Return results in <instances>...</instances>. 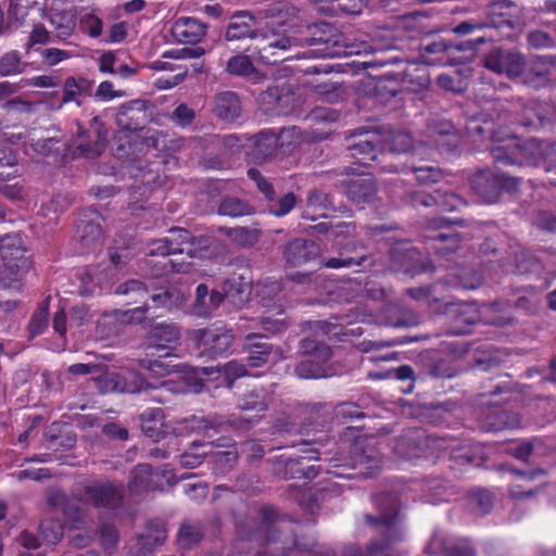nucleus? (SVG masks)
<instances>
[{"label": "nucleus", "mask_w": 556, "mask_h": 556, "mask_svg": "<svg viewBox=\"0 0 556 556\" xmlns=\"http://www.w3.org/2000/svg\"><path fill=\"white\" fill-rule=\"evenodd\" d=\"M213 368L201 367L185 372L177 379L170 378L160 383L144 381L135 371H125L124 374L106 371L96 379L98 389L103 392H127L139 393L150 389L165 388L170 392H191L199 393L203 388V377L213 374Z\"/></svg>", "instance_id": "nucleus-1"}, {"label": "nucleus", "mask_w": 556, "mask_h": 556, "mask_svg": "<svg viewBox=\"0 0 556 556\" xmlns=\"http://www.w3.org/2000/svg\"><path fill=\"white\" fill-rule=\"evenodd\" d=\"M255 20L248 12H238L232 15L226 31L227 40H239L252 37L256 40L255 48L260 59L265 63H276L280 52L288 51L301 42L275 30H253Z\"/></svg>", "instance_id": "nucleus-2"}, {"label": "nucleus", "mask_w": 556, "mask_h": 556, "mask_svg": "<svg viewBox=\"0 0 556 556\" xmlns=\"http://www.w3.org/2000/svg\"><path fill=\"white\" fill-rule=\"evenodd\" d=\"M311 37L306 39L308 46H319L311 51L309 56L338 58L342 55L370 53L372 48L367 42L351 43L334 27L327 23L315 24L309 27Z\"/></svg>", "instance_id": "nucleus-3"}, {"label": "nucleus", "mask_w": 556, "mask_h": 556, "mask_svg": "<svg viewBox=\"0 0 556 556\" xmlns=\"http://www.w3.org/2000/svg\"><path fill=\"white\" fill-rule=\"evenodd\" d=\"M536 150L542 151L543 163L547 173L556 174V142L546 144L544 148L535 139L528 140L523 147H520L518 139L511 137L508 139V143L505 146L494 147L491 151L493 159L496 162H503L505 164H513L517 161L518 156L535 160ZM551 184L556 186V179L552 180Z\"/></svg>", "instance_id": "nucleus-4"}, {"label": "nucleus", "mask_w": 556, "mask_h": 556, "mask_svg": "<svg viewBox=\"0 0 556 556\" xmlns=\"http://www.w3.org/2000/svg\"><path fill=\"white\" fill-rule=\"evenodd\" d=\"M0 253L3 260V265L0 267V283L3 287H11L29 267L22 238L17 235L2 238Z\"/></svg>", "instance_id": "nucleus-5"}, {"label": "nucleus", "mask_w": 556, "mask_h": 556, "mask_svg": "<svg viewBox=\"0 0 556 556\" xmlns=\"http://www.w3.org/2000/svg\"><path fill=\"white\" fill-rule=\"evenodd\" d=\"M192 336L202 349V353L211 357L227 354L233 341L231 331L217 325L207 329L193 330Z\"/></svg>", "instance_id": "nucleus-6"}, {"label": "nucleus", "mask_w": 556, "mask_h": 556, "mask_svg": "<svg viewBox=\"0 0 556 556\" xmlns=\"http://www.w3.org/2000/svg\"><path fill=\"white\" fill-rule=\"evenodd\" d=\"M484 64L489 70L506 74L510 78L522 75L526 67L523 58L519 53L502 50L491 51L485 56Z\"/></svg>", "instance_id": "nucleus-7"}, {"label": "nucleus", "mask_w": 556, "mask_h": 556, "mask_svg": "<svg viewBox=\"0 0 556 556\" xmlns=\"http://www.w3.org/2000/svg\"><path fill=\"white\" fill-rule=\"evenodd\" d=\"M368 525L378 526L381 528L386 535L388 544L378 545L377 543L370 544L368 547L367 556H399L391 549V544L400 541L401 529L396 520V516L383 515L381 519H376L371 516H366Z\"/></svg>", "instance_id": "nucleus-8"}, {"label": "nucleus", "mask_w": 556, "mask_h": 556, "mask_svg": "<svg viewBox=\"0 0 556 556\" xmlns=\"http://www.w3.org/2000/svg\"><path fill=\"white\" fill-rule=\"evenodd\" d=\"M48 12L46 17L54 29L58 39L65 40L71 37L76 28V17L71 10L61 9L65 0H45Z\"/></svg>", "instance_id": "nucleus-9"}, {"label": "nucleus", "mask_w": 556, "mask_h": 556, "mask_svg": "<svg viewBox=\"0 0 556 556\" xmlns=\"http://www.w3.org/2000/svg\"><path fill=\"white\" fill-rule=\"evenodd\" d=\"M510 179L504 175H495L489 169L479 170L471 177V185L476 192L486 202H493L502 187H506Z\"/></svg>", "instance_id": "nucleus-10"}, {"label": "nucleus", "mask_w": 556, "mask_h": 556, "mask_svg": "<svg viewBox=\"0 0 556 556\" xmlns=\"http://www.w3.org/2000/svg\"><path fill=\"white\" fill-rule=\"evenodd\" d=\"M353 453L354 456L351 466L359 469L361 473L372 476L381 468L382 458L374 442H368L366 446H364L362 442H356L353 447Z\"/></svg>", "instance_id": "nucleus-11"}, {"label": "nucleus", "mask_w": 556, "mask_h": 556, "mask_svg": "<svg viewBox=\"0 0 556 556\" xmlns=\"http://www.w3.org/2000/svg\"><path fill=\"white\" fill-rule=\"evenodd\" d=\"M85 496L96 507L114 508L122 498V488L110 483H92L85 486Z\"/></svg>", "instance_id": "nucleus-12"}, {"label": "nucleus", "mask_w": 556, "mask_h": 556, "mask_svg": "<svg viewBox=\"0 0 556 556\" xmlns=\"http://www.w3.org/2000/svg\"><path fill=\"white\" fill-rule=\"evenodd\" d=\"M166 238L169 239L173 247H189L190 249H194L197 254L191 257H205L206 250L214 243V240L211 237H193L188 230L181 228L170 229L169 237Z\"/></svg>", "instance_id": "nucleus-13"}, {"label": "nucleus", "mask_w": 556, "mask_h": 556, "mask_svg": "<svg viewBox=\"0 0 556 556\" xmlns=\"http://www.w3.org/2000/svg\"><path fill=\"white\" fill-rule=\"evenodd\" d=\"M318 247L308 240L295 239L285 248V258L292 267L302 266L318 255Z\"/></svg>", "instance_id": "nucleus-14"}, {"label": "nucleus", "mask_w": 556, "mask_h": 556, "mask_svg": "<svg viewBox=\"0 0 556 556\" xmlns=\"http://www.w3.org/2000/svg\"><path fill=\"white\" fill-rule=\"evenodd\" d=\"M206 33V26L193 17H180L172 26L175 39L182 43H197Z\"/></svg>", "instance_id": "nucleus-15"}, {"label": "nucleus", "mask_w": 556, "mask_h": 556, "mask_svg": "<svg viewBox=\"0 0 556 556\" xmlns=\"http://www.w3.org/2000/svg\"><path fill=\"white\" fill-rule=\"evenodd\" d=\"M518 13L517 5L507 0L496 1L490 9V15L497 27L503 25H508L511 28L522 27L526 21Z\"/></svg>", "instance_id": "nucleus-16"}, {"label": "nucleus", "mask_w": 556, "mask_h": 556, "mask_svg": "<svg viewBox=\"0 0 556 556\" xmlns=\"http://www.w3.org/2000/svg\"><path fill=\"white\" fill-rule=\"evenodd\" d=\"M345 192L357 204L370 202L376 194L375 181L370 176L352 178L345 185Z\"/></svg>", "instance_id": "nucleus-17"}, {"label": "nucleus", "mask_w": 556, "mask_h": 556, "mask_svg": "<svg viewBox=\"0 0 556 556\" xmlns=\"http://www.w3.org/2000/svg\"><path fill=\"white\" fill-rule=\"evenodd\" d=\"M245 350L248 352V366L252 368L263 366L269 357L271 346L267 342L263 341L261 337L251 333L247 336Z\"/></svg>", "instance_id": "nucleus-18"}, {"label": "nucleus", "mask_w": 556, "mask_h": 556, "mask_svg": "<svg viewBox=\"0 0 556 556\" xmlns=\"http://www.w3.org/2000/svg\"><path fill=\"white\" fill-rule=\"evenodd\" d=\"M214 113L224 121L233 122L241 113L238 97L229 91L217 94L214 102Z\"/></svg>", "instance_id": "nucleus-19"}, {"label": "nucleus", "mask_w": 556, "mask_h": 556, "mask_svg": "<svg viewBox=\"0 0 556 556\" xmlns=\"http://www.w3.org/2000/svg\"><path fill=\"white\" fill-rule=\"evenodd\" d=\"M224 296L217 291L208 292L205 285H199L195 292V302L193 306L194 314L198 316H207L216 309L223 302Z\"/></svg>", "instance_id": "nucleus-20"}, {"label": "nucleus", "mask_w": 556, "mask_h": 556, "mask_svg": "<svg viewBox=\"0 0 556 556\" xmlns=\"http://www.w3.org/2000/svg\"><path fill=\"white\" fill-rule=\"evenodd\" d=\"M549 64L544 59H534L528 67H525L522 80L533 88L543 87L549 81Z\"/></svg>", "instance_id": "nucleus-21"}, {"label": "nucleus", "mask_w": 556, "mask_h": 556, "mask_svg": "<svg viewBox=\"0 0 556 556\" xmlns=\"http://www.w3.org/2000/svg\"><path fill=\"white\" fill-rule=\"evenodd\" d=\"M224 295L235 304H241L248 300L251 292L250 281L240 275H232L224 282Z\"/></svg>", "instance_id": "nucleus-22"}, {"label": "nucleus", "mask_w": 556, "mask_h": 556, "mask_svg": "<svg viewBox=\"0 0 556 556\" xmlns=\"http://www.w3.org/2000/svg\"><path fill=\"white\" fill-rule=\"evenodd\" d=\"M179 340V330L174 325L159 324L150 332V343L157 349H172Z\"/></svg>", "instance_id": "nucleus-23"}, {"label": "nucleus", "mask_w": 556, "mask_h": 556, "mask_svg": "<svg viewBox=\"0 0 556 556\" xmlns=\"http://www.w3.org/2000/svg\"><path fill=\"white\" fill-rule=\"evenodd\" d=\"M141 428L147 437L159 441L165 434L164 418L161 409H151L142 415Z\"/></svg>", "instance_id": "nucleus-24"}, {"label": "nucleus", "mask_w": 556, "mask_h": 556, "mask_svg": "<svg viewBox=\"0 0 556 556\" xmlns=\"http://www.w3.org/2000/svg\"><path fill=\"white\" fill-rule=\"evenodd\" d=\"M166 536V531L163 527L149 530L147 534H141L137 538L138 547L135 554L152 553L156 546L165 542Z\"/></svg>", "instance_id": "nucleus-25"}, {"label": "nucleus", "mask_w": 556, "mask_h": 556, "mask_svg": "<svg viewBox=\"0 0 556 556\" xmlns=\"http://www.w3.org/2000/svg\"><path fill=\"white\" fill-rule=\"evenodd\" d=\"M269 396L263 389L252 390L241 399L239 407L245 412L261 413L267 408Z\"/></svg>", "instance_id": "nucleus-26"}, {"label": "nucleus", "mask_w": 556, "mask_h": 556, "mask_svg": "<svg viewBox=\"0 0 556 556\" xmlns=\"http://www.w3.org/2000/svg\"><path fill=\"white\" fill-rule=\"evenodd\" d=\"M154 473L148 464L138 465L131 473L129 488L132 492L139 493L142 490L151 488Z\"/></svg>", "instance_id": "nucleus-27"}, {"label": "nucleus", "mask_w": 556, "mask_h": 556, "mask_svg": "<svg viewBox=\"0 0 556 556\" xmlns=\"http://www.w3.org/2000/svg\"><path fill=\"white\" fill-rule=\"evenodd\" d=\"M279 139L273 131H262L255 138V153L262 157H268L279 148Z\"/></svg>", "instance_id": "nucleus-28"}, {"label": "nucleus", "mask_w": 556, "mask_h": 556, "mask_svg": "<svg viewBox=\"0 0 556 556\" xmlns=\"http://www.w3.org/2000/svg\"><path fill=\"white\" fill-rule=\"evenodd\" d=\"M252 213L253 210L249 204L236 198L224 199L218 207V214L230 217L245 216Z\"/></svg>", "instance_id": "nucleus-29"}, {"label": "nucleus", "mask_w": 556, "mask_h": 556, "mask_svg": "<svg viewBox=\"0 0 556 556\" xmlns=\"http://www.w3.org/2000/svg\"><path fill=\"white\" fill-rule=\"evenodd\" d=\"M295 372L303 379H318L327 376L325 368L311 355L296 365Z\"/></svg>", "instance_id": "nucleus-30"}, {"label": "nucleus", "mask_w": 556, "mask_h": 556, "mask_svg": "<svg viewBox=\"0 0 556 556\" xmlns=\"http://www.w3.org/2000/svg\"><path fill=\"white\" fill-rule=\"evenodd\" d=\"M328 197L319 191H313L307 198V212L306 216L315 219L320 216L327 215Z\"/></svg>", "instance_id": "nucleus-31"}, {"label": "nucleus", "mask_w": 556, "mask_h": 556, "mask_svg": "<svg viewBox=\"0 0 556 556\" xmlns=\"http://www.w3.org/2000/svg\"><path fill=\"white\" fill-rule=\"evenodd\" d=\"M150 253L153 255H162V256L169 255V254H176V253H180V254L186 253L187 255L192 256V255L197 254V251L194 249H190L189 247L188 248L173 247L169 242V239L164 238V239H159V240H155L152 242Z\"/></svg>", "instance_id": "nucleus-32"}, {"label": "nucleus", "mask_w": 556, "mask_h": 556, "mask_svg": "<svg viewBox=\"0 0 556 556\" xmlns=\"http://www.w3.org/2000/svg\"><path fill=\"white\" fill-rule=\"evenodd\" d=\"M431 247L440 254L456 251L459 245V238L456 233H440L430 239Z\"/></svg>", "instance_id": "nucleus-33"}, {"label": "nucleus", "mask_w": 556, "mask_h": 556, "mask_svg": "<svg viewBox=\"0 0 556 556\" xmlns=\"http://www.w3.org/2000/svg\"><path fill=\"white\" fill-rule=\"evenodd\" d=\"M277 139H279V149L283 150V152H287L289 151V147H295L300 144L304 140V137L301 130L298 127L293 126L283 128L277 135Z\"/></svg>", "instance_id": "nucleus-34"}, {"label": "nucleus", "mask_w": 556, "mask_h": 556, "mask_svg": "<svg viewBox=\"0 0 556 556\" xmlns=\"http://www.w3.org/2000/svg\"><path fill=\"white\" fill-rule=\"evenodd\" d=\"M40 535L49 544H55L63 535V527L58 520H45L40 525Z\"/></svg>", "instance_id": "nucleus-35"}, {"label": "nucleus", "mask_w": 556, "mask_h": 556, "mask_svg": "<svg viewBox=\"0 0 556 556\" xmlns=\"http://www.w3.org/2000/svg\"><path fill=\"white\" fill-rule=\"evenodd\" d=\"M201 531L198 527L182 525L178 532V543L182 548L191 547L201 540Z\"/></svg>", "instance_id": "nucleus-36"}, {"label": "nucleus", "mask_w": 556, "mask_h": 556, "mask_svg": "<svg viewBox=\"0 0 556 556\" xmlns=\"http://www.w3.org/2000/svg\"><path fill=\"white\" fill-rule=\"evenodd\" d=\"M227 71L232 75L247 76L253 72V65L249 56L236 55L228 61Z\"/></svg>", "instance_id": "nucleus-37"}, {"label": "nucleus", "mask_w": 556, "mask_h": 556, "mask_svg": "<svg viewBox=\"0 0 556 556\" xmlns=\"http://www.w3.org/2000/svg\"><path fill=\"white\" fill-rule=\"evenodd\" d=\"M0 72L4 76L14 75L21 72V58L17 52L11 51L1 58Z\"/></svg>", "instance_id": "nucleus-38"}, {"label": "nucleus", "mask_w": 556, "mask_h": 556, "mask_svg": "<svg viewBox=\"0 0 556 556\" xmlns=\"http://www.w3.org/2000/svg\"><path fill=\"white\" fill-rule=\"evenodd\" d=\"M279 88V86L269 87L260 94V102L265 111H275L280 102L283 101V96L280 93Z\"/></svg>", "instance_id": "nucleus-39"}, {"label": "nucleus", "mask_w": 556, "mask_h": 556, "mask_svg": "<svg viewBox=\"0 0 556 556\" xmlns=\"http://www.w3.org/2000/svg\"><path fill=\"white\" fill-rule=\"evenodd\" d=\"M41 56L46 64L54 66L65 60L77 56V54L59 48H49L42 50Z\"/></svg>", "instance_id": "nucleus-40"}, {"label": "nucleus", "mask_w": 556, "mask_h": 556, "mask_svg": "<svg viewBox=\"0 0 556 556\" xmlns=\"http://www.w3.org/2000/svg\"><path fill=\"white\" fill-rule=\"evenodd\" d=\"M546 108L543 105H528L525 109V113L527 115V121L525 125L532 128H538L543 125V121L545 118Z\"/></svg>", "instance_id": "nucleus-41"}, {"label": "nucleus", "mask_w": 556, "mask_h": 556, "mask_svg": "<svg viewBox=\"0 0 556 556\" xmlns=\"http://www.w3.org/2000/svg\"><path fill=\"white\" fill-rule=\"evenodd\" d=\"M151 299L155 306L172 307L181 304L185 301V294L178 292L177 295L175 296V291H166L164 293L154 294L152 295Z\"/></svg>", "instance_id": "nucleus-42"}, {"label": "nucleus", "mask_w": 556, "mask_h": 556, "mask_svg": "<svg viewBox=\"0 0 556 556\" xmlns=\"http://www.w3.org/2000/svg\"><path fill=\"white\" fill-rule=\"evenodd\" d=\"M528 42L534 49H548L555 46L554 39L543 30H534L528 35Z\"/></svg>", "instance_id": "nucleus-43"}, {"label": "nucleus", "mask_w": 556, "mask_h": 556, "mask_svg": "<svg viewBox=\"0 0 556 556\" xmlns=\"http://www.w3.org/2000/svg\"><path fill=\"white\" fill-rule=\"evenodd\" d=\"M117 293L119 294H130L134 293L135 302L144 300L147 298V290L142 286V283L138 280H130L126 283L119 286L117 288Z\"/></svg>", "instance_id": "nucleus-44"}, {"label": "nucleus", "mask_w": 556, "mask_h": 556, "mask_svg": "<svg viewBox=\"0 0 556 556\" xmlns=\"http://www.w3.org/2000/svg\"><path fill=\"white\" fill-rule=\"evenodd\" d=\"M353 156H359L362 161L377 159L376 148L370 140L359 141L353 147Z\"/></svg>", "instance_id": "nucleus-45"}, {"label": "nucleus", "mask_w": 556, "mask_h": 556, "mask_svg": "<svg viewBox=\"0 0 556 556\" xmlns=\"http://www.w3.org/2000/svg\"><path fill=\"white\" fill-rule=\"evenodd\" d=\"M414 172L416 174V178L422 184H431L435 182L441 177V172L434 166H419L415 167Z\"/></svg>", "instance_id": "nucleus-46"}, {"label": "nucleus", "mask_w": 556, "mask_h": 556, "mask_svg": "<svg viewBox=\"0 0 556 556\" xmlns=\"http://www.w3.org/2000/svg\"><path fill=\"white\" fill-rule=\"evenodd\" d=\"M247 374H248V371H247L245 366L243 364L239 363L238 361L228 362L224 366V375H225V378L227 379V381L229 382V384H228L229 387L236 379L243 377Z\"/></svg>", "instance_id": "nucleus-47"}, {"label": "nucleus", "mask_w": 556, "mask_h": 556, "mask_svg": "<svg viewBox=\"0 0 556 556\" xmlns=\"http://www.w3.org/2000/svg\"><path fill=\"white\" fill-rule=\"evenodd\" d=\"M96 98L102 101H110L114 98H123L125 97V92L122 90H114L113 85L110 81H102L97 90Z\"/></svg>", "instance_id": "nucleus-48"}, {"label": "nucleus", "mask_w": 556, "mask_h": 556, "mask_svg": "<svg viewBox=\"0 0 556 556\" xmlns=\"http://www.w3.org/2000/svg\"><path fill=\"white\" fill-rule=\"evenodd\" d=\"M412 138L406 132H399L393 136L390 142V149L392 152L403 153L407 152L412 148Z\"/></svg>", "instance_id": "nucleus-49"}, {"label": "nucleus", "mask_w": 556, "mask_h": 556, "mask_svg": "<svg viewBox=\"0 0 556 556\" xmlns=\"http://www.w3.org/2000/svg\"><path fill=\"white\" fill-rule=\"evenodd\" d=\"M248 176L256 182L258 190L261 192H263L264 195L268 200L273 199L274 189H273L271 185L265 178H263V176L261 175V173L257 169H255V168L249 169Z\"/></svg>", "instance_id": "nucleus-50"}, {"label": "nucleus", "mask_w": 556, "mask_h": 556, "mask_svg": "<svg viewBox=\"0 0 556 556\" xmlns=\"http://www.w3.org/2000/svg\"><path fill=\"white\" fill-rule=\"evenodd\" d=\"M101 237H102L101 228L96 223H87L84 226V228L81 230V235H80L81 241L86 245L97 242L98 240H100Z\"/></svg>", "instance_id": "nucleus-51"}, {"label": "nucleus", "mask_w": 556, "mask_h": 556, "mask_svg": "<svg viewBox=\"0 0 556 556\" xmlns=\"http://www.w3.org/2000/svg\"><path fill=\"white\" fill-rule=\"evenodd\" d=\"M313 88L315 89V92L319 94L323 99L326 101H334L338 98V92L336 90V84L329 80H325L321 83H318L316 85H313Z\"/></svg>", "instance_id": "nucleus-52"}, {"label": "nucleus", "mask_w": 556, "mask_h": 556, "mask_svg": "<svg viewBox=\"0 0 556 556\" xmlns=\"http://www.w3.org/2000/svg\"><path fill=\"white\" fill-rule=\"evenodd\" d=\"M63 91V103L75 101L81 92V86L74 77H68L64 83Z\"/></svg>", "instance_id": "nucleus-53"}, {"label": "nucleus", "mask_w": 556, "mask_h": 556, "mask_svg": "<svg viewBox=\"0 0 556 556\" xmlns=\"http://www.w3.org/2000/svg\"><path fill=\"white\" fill-rule=\"evenodd\" d=\"M194 118V112L186 104L178 105L173 112V121L179 126L191 124Z\"/></svg>", "instance_id": "nucleus-54"}, {"label": "nucleus", "mask_w": 556, "mask_h": 556, "mask_svg": "<svg viewBox=\"0 0 556 556\" xmlns=\"http://www.w3.org/2000/svg\"><path fill=\"white\" fill-rule=\"evenodd\" d=\"M337 2L336 9L348 13L358 14L367 4V0H334Z\"/></svg>", "instance_id": "nucleus-55"}, {"label": "nucleus", "mask_w": 556, "mask_h": 556, "mask_svg": "<svg viewBox=\"0 0 556 556\" xmlns=\"http://www.w3.org/2000/svg\"><path fill=\"white\" fill-rule=\"evenodd\" d=\"M233 240H236L238 243L242 245H252L254 244L257 239L258 235L256 230H249L245 228H238L235 229L231 233Z\"/></svg>", "instance_id": "nucleus-56"}, {"label": "nucleus", "mask_w": 556, "mask_h": 556, "mask_svg": "<svg viewBox=\"0 0 556 556\" xmlns=\"http://www.w3.org/2000/svg\"><path fill=\"white\" fill-rule=\"evenodd\" d=\"M205 50L202 47H186L179 50H172L167 53L173 59H198L204 55Z\"/></svg>", "instance_id": "nucleus-57"}, {"label": "nucleus", "mask_w": 556, "mask_h": 556, "mask_svg": "<svg viewBox=\"0 0 556 556\" xmlns=\"http://www.w3.org/2000/svg\"><path fill=\"white\" fill-rule=\"evenodd\" d=\"M35 3L34 0H13L10 4V13L17 20L24 21L27 10Z\"/></svg>", "instance_id": "nucleus-58"}, {"label": "nucleus", "mask_w": 556, "mask_h": 556, "mask_svg": "<svg viewBox=\"0 0 556 556\" xmlns=\"http://www.w3.org/2000/svg\"><path fill=\"white\" fill-rule=\"evenodd\" d=\"M50 41V33L41 24L34 25L29 35V45H45Z\"/></svg>", "instance_id": "nucleus-59"}, {"label": "nucleus", "mask_w": 556, "mask_h": 556, "mask_svg": "<svg viewBox=\"0 0 556 556\" xmlns=\"http://www.w3.org/2000/svg\"><path fill=\"white\" fill-rule=\"evenodd\" d=\"M147 369L149 370L151 377H164L172 371V366H169L165 361L163 359H154L149 362V365L147 366Z\"/></svg>", "instance_id": "nucleus-60"}, {"label": "nucleus", "mask_w": 556, "mask_h": 556, "mask_svg": "<svg viewBox=\"0 0 556 556\" xmlns=\"http://www.w3.org/2000/svg\"><path fill=\"white\" fill-rule=\"evenodd\" d=\"M60 79L50 75H39L28 79L27 85L39 88H53L59 86Z\"/></svg>", "instance_id": "nucleus-61"}, {"label": "nucleus", "mask_w": 556, "mask_h": 556, "mask_svg": "<svg viewBox=\"0 0 556 556\" xmlns=\"http://www.w3.org/2000/svg\"><path fill=\"white\" fill-rule=\"evenodd\" d=\"M295 197L293 193H288L279 200L278 208H271L275 216L287 215L295 205Z\"/></svg>", "instance_id": "nucleus-62"}, {"label": "nucleus", "mask_w": 556, "mask_h": 556, "mask_svg": "<svg viewBox=\"0 0 556 556\" xmlns=\"http://www.w3.org/2000/svg\"><path fill=\"white\" fill-rule=\"evenodd\" d=\"M100 539L102 545L110 549L113 548L117 543V533L112 526H104L100 532Z\"/></svg>", "instance_id": "nucleus-63"}, {"label": "nucleus", "mask_w": 556, "mask_h": 556, "mask_svg": "<svg viewBox=\"0 0 556 556\" xmlns=\"http://www.w3.org/2000/svg\"><path fill=\"white\" fill-rule=\"evenodd\" d=\"M47 311L46 309H41L40 312L36 313L33 318H31V321L29 324V330H30V333L31 334H38L41 332V330L46 327L47 325Z\"/></svg>", "instance_id": "nucleus-64"}]
</instances>
